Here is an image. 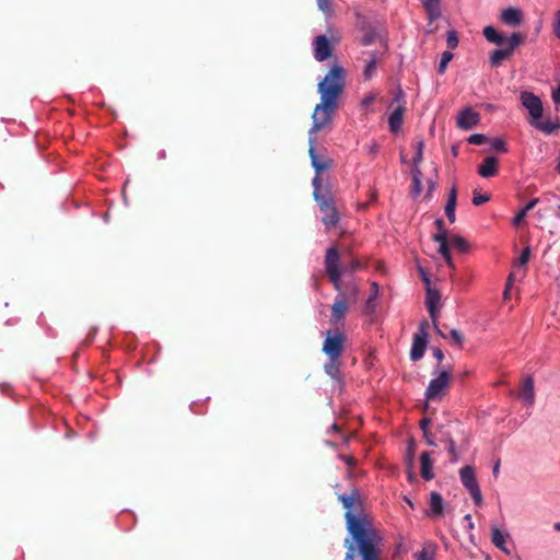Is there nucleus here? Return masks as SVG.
Segmentation results:
<instances>
[{
	"mask_svg": "<svg viewBox=\"0 0 560 560\" xmlns=\"http://www.w3.org/2000/svg\"><path fill=\"white\" fill-rule=\"evenodd\" d=\"M377 38L378 33L376 32L375 27L371 25H364L362 27V37L360 38V44L362 46L372 45Z\"/></svg>",
	"mask_w": 560,
	"mask_h": 560,
	"instance_id": "obj_27",
	"label": "nucleus"
},
{
	"mask_svg": "<svg viewBox=\"0 0 560 560\" xmlns=\"http://www.w3.org/2000/svg\"><path fill=\"white\" fill-rule=\"evenodd\" d=\"M465 520H466V521H468V522H471V516H470V514L465 515Z\"/></svg>",
	"mask_w": 560,
	"mask_h": 560,
	"instance_id": "obj_62",
	"label": "nucleus"
},
{
	"mask_svg": "<svg viewBox=\"0 0 560 560\" xmlns=\"http://www.w3.org/2000/svg\"><path fill=\"white\" fill-rule=\"evenodd\" d=\"M509 534L501 532L499 528L493 527L491 530V541L492 544L502 550L504 553L510 555V550L506 547V538Z\"/></svg>",
	"mask_w": 560,
	"mask_h": 560,
	"instance_id": "obj_23",
	"label": "nucleus"
},
{
	"mask_svg": "<svg viewBox=\"0 0 560 560\" xmlns=\"http://www.w3.org/2000/svg\"><path fill=\"white\" fill-rule=\"evenodd\" d=\"M428 329L429 323L427 320H422L418 327L417 332L413 335L410 350V359L412 361L420 360L424 354L428 343Z\"/></svg>",
	"mask_w": 560,
	"mask_h": 560,
	"instance_id": "obj_9",
	"label": "nucleus"
},
{
	"mask_svg": "<svg viewBox=\"0 0 560 560\" xmlns=\"http://www.w3.org/2000/svg\"><path fill=\"white\" fill-rule=\"evenodd\" d=\"M446 442H447V452L451 455V462L455 463L458 460V454H457V451L455 447V442L451 436H448L446 439Z\"/></svg>",
	"mask_w": 560,
	"mask_h": 560,
	"instance_id": "obj_40",
	"label": "nucleus"
},
{
	"mask_svg": "<svg viewBox=\"0 0 560 560\" xmlns=\"http://www.w3.org/2000/svg\"><path fill=\"white\" fill-rule=\"evenodd\" d=\"M538 201H539L538 198H534L529 202H527L526 206L523 209H521L517 212V214L514 217L513 223L515 225H520L522 223V221L525 219V217L527 215L528 211H530L538 203Z\"/></svg>",
	"mask_w": 560,
	"mask_h": 560,
	"instance_id": "obj_30",
	"label": "nucleus"
},
{
	"mask_svg": "<svg viewBox=\"0 0 560 560\" xmlns=\"http://www.w3.org/2000/svg\"><path fill=\"white\" fill-rule=\"evenodd\" d=\"M433 325H434V327H435L436 332H438L441 337L445 338V335L440 330V328L438 327V324L435 323V324H433Z\"/></svg>",
	"mask_w": 560,
	"mask_h": 560,
	"instance_id": "obj_58",
	"label": "nucleus"
},
{
	"mask_svg": "<svg viewBox=\"0 0 560 560\" xmlns=\"http://www.w3.org/2000/svg\"><path fill=\"white\" fill-rule=\"evenodd\" d=\"M308 154L311 158L312 166L314 167V170L316 172V176L319 177L320 173L329 170L332 166L331 159H329L327 156L319 155L316 152L315 147H314V139L312 137H310Z\"/></svg>",
	"mask_w": 560,
	"mask_h": 560,
	"instance_id": "obj_11",
	"label": "nucleus"
},
{
	"mask_svg": "<svg viewBox=\"0 0 560 560\" xmlns=\"http://www.w3.org/2000/svg\"><path fill=\"white\" fill-rule=\"evenodd\" d=\"M422 4L428 13L430 22L440 18V0H422Z\"/></svg>",
	"mask_w": 560,
	"mask_h": 560,
	"instance_id": "obj_25",
	"label": "nucleus"
},
{
	"mask_svg": "<svg viewBox=\"0 0 560 560\" xmlns=\"http://www.w3.org/2000/svg\"><path fill=\"white\" fill-rule=\"evenodd\" d=\"M487 137L482 133H474L468 138L470 144L480 145L487 142Z\"/></svg>",
	"mask_w": 560,
	"mask_h": 560,
	"instance_id": "obj_41",
	"label": "nucleus"
},
{
	"mask_svg": "<svg viewBox=\"0 0 560 560\" xmlns=\"http://www.w3.org/2000/svg\"><path fill=\"white\" fill-rule=\"evenodd\" d=\"M405 110V105H398L394 108L393 113L388 118V127L390 132L397 133L400 130L404 122Z\"/></svg>",
	"mask_w": 560,
	"mask_h": 560,
	"instance_id": "obj_16",
	"label": "nucleus"
},
{
	"mask_svg": "<svg viewBox=\"0 0 560 560\" xmlns=\"http://www.w3.org/2000/svg\"><path fill=\"white\" fill-rule=\"evenodd\" d=\"M555 530L560 532V522L553 525Z\"/></svg>",
	"mask_w": 560,
	"mask_h": 560,
	"instance_id": "obj_60",
	"label": "nucleus"
},
{
	"mask_svg": "<svg viewBox=\"0 0 560 560\" xmlns=\"http://www.w3.org/2000/svg\"><path fill=\"white\" fill-rule=\"evenodd\" d=\"M456 200H457V190H456V187L453 186L448 192L447 201H446L445 209H444L445 214L451 223L455 222V219H456V214H455Z\"/></svg>",
	"mask_w": 560,
	"mask_h": 560,
	"instance_id": "obj_21",
	"label": "nucleus"
},
{
	"mask_svg": "<svg viewBox=\"0 0 560 560\" xmlns=\"http://www.w3.org/2000/svg\"><path fill=\"white\" fill-rule=\"evenodd\" d=\"M325 268L329 281L332 283L336 291L339 293L335 298L334 304L331 305L330 324L335 327H343V319L349 310L350 303L358 301L359 289L357 284H348V293L341 291V277L342 271L340 268V255L336 247L327 249L325 255Z\"/></svg>",
	"mask_w": 560,
	"mask_h": 560,
	"instance_id": "obj_3",
	"label": "nucleus"
},
{
	"mask_svg": "<svg viewBox=\"0 0 560 560\" xmlns=\"http://www.w3.org/2000/svg\"><path fill=\"white\" fill-rule=\"evenodd\" d=\"M418 560H434L433 552L427 549H422L419 553H417Z\"/></svg>",
	"mask_w": 560,
	"mask_h": 560,
	"instance_id": "obj_45",
	"label": "nucleus"
},
{
	"mask_svg": "<svg viewBox=\"0 0 560 560\" xmlns=\"http://www.w3.org/2000/svg\"><path fill=\"white\" fill-rule=\"evenodd\" d=\"M422 172L420 167H412V196L418 197L422 190Z\"/></svg>",
	"mask_w": 560,
	"mask_h": 560,
	"instance_id": "obj_29",
	"label": "nucleus"
},
{
	"mask_svg": "<svg viewBox=\"0 0 560 560\" xmlns=\"http://www.w3.org/2000/svg\"><path fill=\"white\" fill-rule=\"evenodd\" d=\"M380 287L376 282H372L371 284V293L369 299L365 301L363 312L368 315L373 314L376 308V299L378 295Z\"/></svg>",
	"mask_w": 560,
	"mask_h": 560,
	"instance_id": "obj_24",
	"label": "nucleus"
},
{
	"mask_svg": "<svg viewBox=\"0 0 560 560\" xmlns=\"http://www.w3.org/2000/svg\"><path fill=\"white\" fill-rule=\"evenodd\" d=\"M490 200L489 194H481L477 189L474 190L472 194V205L474 206H481L482 203Z\"/></svg>",
	"mask_w": 560,
	"mask_h": 560,
	"instance_id": "obj_35",
	"label": "nucleus"
},
{
	"mask_svg": "<svg viewBox=\"0 0 560 560\" xmlns=\"http://www.w3.org/2000/svg\"><path fill=\"white\" fill-rule=\"evenodd\" d=\"M522 105L528 110V122L541 119L544 107L540 98L532 92L525 91L521 93Z\"/></svg>",
	"mask_w": 560,
	"mask_h": 560,
	"instance_id": "obj_10",
	"label": "nucleus"
},
{
	"mask_svg": "<svg viewBox=\"0 0 560 560\" xmlns=\"http://www.w3.org/2000/svg\"><path fill=\"white\" fill-rule=\"evenodd\" d=\"M459 477L464 487L469 491L475 504L481 505L482 494L476 480L475 469L469 465L464 466L459 470Z\"/></svg>",
	"mask_w": 560,
	"mask_h": 560,
	"instance_id": "obj_8",
	"label": "nucleus"
},
{
	"mask_svg": "<svg viewBox=\"0 0 560 560\" xmlns=\"http://www.w3.org/2000/svg\"><path fill=\"white\" fill-rule=\"evenodd\" d=\"M431 423V420L429 418H423L421 421H420V428L423 432V435H427V431H429V425Z\"/></svg>",
	"mask_w": 560,
	"mask_h": 560,
	"instance_id": "obj_48",
	"label": "nucleus"
},
{
	"mask_svg": "<svg viewBox=\"0 0 560 560\" xmlns=\"http://www.w3.org/2000/svg\"><path fill=\"white\" fill-rule=\"evenodd\" d=\"M428 185H429V192H428V196H430V195H431V192H432V191L434 190V188H435V183H434L432 179H430V180L428 182Z\"/></svg>",
	"mask_w": 560,
	"mask_h": 560,
	"instance_id": "obj_54",
	"label": "nucleus"
},
{
	"mask_svg": "<svg viewBox=\"0 0 560 560\" xmlns=\"http://www.w3.org/2000/svg\"><path fill=\"white\" fill-rule=\"evenodd\" d=\"M556 171L560 174V150H559V154H558V158H557Z\"/></svg>",
	"mask_w": 560,
	"mask_h": 560,
	"instance_id": "obj_56",
	"label": "nucleus"
},
{
	"mask_svg": "<svg viewBox=\"0 0 560 560\" xmlns=\"http://www.w3.org/2000/svg\"><path fill=\"white\" fill-rule=\"evenodd\" d=\"M419 272L421 275L422 281L425 282L429 285L430 284V279H429L427 272L423 270L422 267H419Z\"/></svg>",
	"mask_w": 560,
	"mask_h": 560,
	"instance_id": "obj_51",
	"label": "nucleus"
},
{
	"mask_svg": "<svg viewBox=\"0 0 560 560\" xmlns=\"http://www.w3.org/2000/svg\"><path fill=\"white\" fill-rule=\"evenodd\" d=\"M363 268V265L362 262L360 261V259L353 257L351 258V260L347 264V266L345 267V269H341V271H348V272H355L360 269Z\"/></svg>",
	"mask_w": 560,
	"mask_h": 560,
	"instance_id": "obj_37",
	"label": "nucleus"
},
{
	"mask_svg": "<svg viewBox=\"0 0 560 560\" xmlns=\"http://www.w3.org/2000/svg\"><path fill=\"white\" fill-rule=\"evenodd\" d=\"M501 21L510 26H518L522 23V12L515 8H508L501 13Z\"/></svg>",
	"mask_w": 560,
	"mask_h": 560,
	"instance_id": "obj_18",
	"label": "nucleus"
},
{
	"mask_svg": "<svg viewBox=\"0 0 560 560\" xmlns=\"http://www.w3.org/2000/svg\"><path fill=\"white\" fill-rule=\"evenodd\" d=\"M499 470H500V462L498 460L494 464L493 469H492L493 475L497 476L499 474Z\"/></svg>",
	"mask_w": 560,
	"mask_h": 560,
	"instance_id": "obj_55",
	"label": "nucleus"
},
{
	"mask_svg": "<svg viewBox=\"0 0 560 560\" xmlns=\"http://www.w3.org/2000/svg\"><path fill=\"white\" fill-rule=\"evenodd\" d=\"M552 100L556 104H560V83L557 89L552 91Z\"/></svg>",
	"mask_w": 560,
	"mask_h": 560,
	"instance_id": "obj_49",
	"label": "nucleus"
},
{
	"mask_svg": "<svg viewBox=\"0 0 560 560\" xmlns=\"http://www.w3.org/2000/svg\"><path fill=\"white\" fill-rule=\"evenodd\" d=\"M529 256H530L529 247L524 248L523 252L521 253V256L518 257V265L525 266L529 260Z\"/></svg>",
	"mask_w": 560,
	"mask_h": 560,
	"instance_id": "obj_44",
	"label": "nucleus"
},
{
	"mask_svg": "<svg viewBox=\"0 0 560 560\" xmlns=\"http://www.w3.org/2000/svg\"><path fill=\"white\" fill-rule=\"evenodd\" d=\"M429 445H436L430 431H427V435H423Z\"/></svg>",
	"mask_w": 560,
	"mask_h": 560,
	"instance_id": "obj_53",
	"label": "nucleus"
},
{
	"mask_svg": "<svg viewBox=\"0 0 560 560\" xmlns=\"http://www.w3.org/2000/svg\"><path fill=\"white\" fill-rule=\"evenodd\" d=\"M480 116L471 108H465L457 117V126L464 130H468L478 125Z\"/></svg>",
	"mask_w": 560,
	"mask_h": 560,
	"instance_id": "obj_13",
	"label": "nucleus"
},
{
	"mask_svg": "<svg viewBox=\"0 0 560 560\" xmlns=\"http://www.w3.org/2000/svg\"><path fill=\"white\" fill-rule=\"evenodd\" d=\"M430 455L431 453L430 452H423L421 455H420V474H421V477L429 481V480H432L434 478V474L432 471V460L430 458Z\"/></svg>",
	"mask_w": 560,
	"mask_h": 560,
	"instance_id": "obj_19",
	"label": "nucleus"
},
{
	"mask_svg": "<svg viewBox=\"0 0 560 560\" xmlns=\"http://www.w3.org/2000/svg\"><path fill=\"white\" fill-rule=\"evenodd\" d=\"M557 217L560 218V205L557 207Z\"/></svg>",
	"mask_w": 560,
	"mask_h": 560,
	"instance_id": "obj_63",
	"label": "nucleus"
},
{
	"mask_svg": "<svg viewBox=\"0 0 560 560\" xmlns=\"http://www.w3.org/2000/svg\"><path fill=\"white\" fill-rule=\"evenodd\" d=\"M312 184L314 188V199L317 202L320 212L323 213L322 221L326 226V230L329 231L330 229L336 228L340 220V215L336 208L331 191L328 188H322L320 177L318 176L313 178Z\"/></svg>",
	"mask_w": 560,
	"mask_h": 560,
	"instance_id": "obj_5",
	"label": "nucleus"
},
{
	"mask_svg": "<svg viewBox=\"0 0 560 560\" xmlns=\"http://www.w3.org/2000/svg\"><path fill=\"white\" fill-rule=\"evenodd\" d=\"M448 243L451 246L458 248L460 252H466L468 249V243L466 240L459 235H453L448 238Z\"/></svg>",
	"mask_w": 560,
	"mask_h": 560,
	"instance_id": "obj_32",
	"label": "nucleus"
},
{
	"mask_svg": "<svg viewBox=\"0 0 560 560\" xmlns=\"http://www.w3.org/2000/svg\"><path fill=\"white\" fill-rule=\"evenodd\" d=\"M443 258H444V260H445L446 265H447L451 269H453V270H454V269H455V265H454V261H453V259H452L451 254H450V255H447V256H445V257H443Z\"/></svg>",
	"mask_w": 560,
	"mask_h": 560,
	"instance_id": "obj_52",
	"label": "nucleus"
},
{
	"mask_svg": "<svg viewBox=\"0 0 560 560\" xmlns=\"http://www.w3.org/2000/svg\"><path fill=\"white\" fill-rule=\"evenodd\" d=\"M553 32L558 38H560V10L556 13Z\"/></svg>",
	"mask_w": 560,
	"mask_h": 560,
	"instance_id": "obj_47",
	"label": "nucleus"
},
{
	"mask_svg": "<svg viewBox=\"0 0 560 560\" xmlns=\"http://www.w3.org/2000/svg\"><path fill=\"white\" fill-rule=\"evenodd\" d=\"M374 98L371 96V97H366L364 101H363V104L364 105H368L370 104Z\"/></svg>",
	"mask_w": 560,
	"mask_h": 560,
	"instance_id": "obj_59",
	"label": "nucleus"
},
{
	"mask_svg": "<svg viewBox=\"0 0 560 560\" xmlns=\"http://www.w3.org/2000/svg\"><path fill=\"white\" fill-rule=\"evenodd\" d=\"M340 366H341L340 359H338V360L328 359V362L324 365V370H325V373L327 375H329L337 383V385L340 388H342L343 378H342V374L340 371Z\"/></svg>",
	"mask_w": 560,
	"mask_h": 560,
	"instance_id": "obj_14",
	"label": "nucleus"
},
{
	"mask_svg": "<svg viewBox=\"0 0 560 560\" xmlns=\"http://www.w3.org/2000/svg\"><path fill=\"white\" fill-rule=\"evenodd\" d=\"M347 337L345 331L340 327H336L335 330H328L323 343V352L328 359L338 360L341 358L345 350Z\"/></svg>",
	"mask_w": 560,
	"mask_h": 560,
	"instance_id": "obj_6",
	"label": "nucleus"
},
{
	"mask_svg": "<svg viewBox=\"0 0 560 560\" xmlns=\"http://www.w3.org/2000/svg\"><path fill=\"white\" fill-rule=\"evenodd\" d=\"M435 226H436V230H438V233L436 234H443L444 237H447V232H446V229L444 226V221L443 219H436L435 222H434Z\"/></svg>",
	"mask_w": 560,
	"mask_h": 560,
	"instance_id": "obj_46",
	"label": "nucleus"
},
{
	"mask_svg": "<svg viewBox=\"0 0 560 560\" xmlns=\"http://www.w3.org/2000/svg\"><path fill=\"white\" fill-rule=\"evenodd\" d=\"M446 44H447V47L450 49H454V48L457 47V45H458V36H457V33L454 30L447 32Z\"/></svg>",
	"mask_w": 560,
	"mask_h": 560,
	"instance_id": "obj_39",
	"label": "nucleus"
},
{
	"mask_svg": "<svg viewBox=\"0 0 560 560\" xmlns=\"http://www.w3.org/2000/svg\"><path fill=\"white\" fill-rule=\"evenodd\" d=\"M444 512V500L438 492H432L430 495V512L429 516H441Z\"/></svg>",
	"mask_w": 560,
	"mask_h": 560,
	"instance_id": "obj_22",
	"label": "nucleus"
},
{
	"mask_svg": "<svg viewBox=\"0 0 560 560\" xmlns=\"http://www.w3.org/2000/svg\"><path fill=\"white\" fill-rule=\"evenodd\" d=\"M398 106V105H405V93L402 91L401 88H398L395 93H394V97L390 102V107H394V106Z\"/></svg>",
	"mask_w": 560,
	"mask_h": 560,
	"instance_id": "obj_38",
	"label": "nucleus"
},
{
	"mask_svg": "<svg viewBox=\"0 0 560 560\" xmlns=\"http://www.w3.org/2000/svg\"><path fill=\"white\" fill-rule=\"evenodd\" d=\"M491 147H492V149H494L495 151H499V152L506 151L504 141L499 138H494L491 140Z\"/></svg>",
	"mask_w": 560,
	"mask_h": 560,
	"instance_id": "obj_43",
	"label": "nucleus"
},
{
	"mask_svg": "<svg viewBox=\"0 0 560 560\" xmlns=\"http://www.w3.org/2000/svg\"><path fill=\"white\" fill-rule=\"evenodd\" d=\"M369 55V58L365 60V67L363 70V75L366 80L371 79L376 70V63L378 60V52H366Z\"/></svg>",
	"mask_w": 560,
	"mask_h": 560,
	"instance_id": "obj_26",
	"label": "nucleus"
},
{
	"mask_svg": "<svg viewBox=\"0 0 560 560\" xmlns=\"http://www.w3.org/2000/svg\"><path fill=\"white\" fill-rule=\"evenodd\" d=\"M331 429H332L334 431H339V430H340V428H339V425H338L337 423H334V424L331 425Z\"/></svg>",
	"mask_w": 560,
	"mask_h": 560,
	"instance_id": "obj_61",
	"label": "nucleus"
},
{
	"mask_svg": "<svg viewBox=\"0 0 560 560\" xmlns=\"http://www.w3.org/2000/svg\"><path fill=\"white\" fill-rule=\"evenodd\" d=\"M499 161L495 156H487L478 167V174L485 178L498 174Z\"/></svg>",
	"mask_w": 560,
	"mask_h": 560,
	"instance_id": "obj_15",
	"label": "nucleus"
},
{
	"mask_svg": "<svg viewBox=\"0 0 560 560\" xmlns=\"http://www.w3.org/2000/svg\"><path fill=\"white\" fill-rule=\"evenodd\" d=\"M482 34L488 42L502 46V48L493 50L490 55V63L492 67H499L526 38L522 33H512L506 37L500 34L493 26H486Z\"/></svg>",
	"mask_w": 560,
	"mask_h": 560,
	"instance_id": "obj_4",
	"label": "nucleus"
},
{
	"mask_svg": "<svg viewBox=\"0 0 560 560\" xmlns=\"http://www.w3.org/2000/svg\"><path fill=\"white\" fill-rule=\"evenodd\" d=\"M407 502H408V505H410L411 508H413V504L410 500L407 499Z\"/></svg>",
	"mask_w": 560,
	"mask_h": 560,
	"instance_id": "obj_64",
	"label": "nucleus"
},
{
	"mask_svg": "<svg viewBox=\"0 0 560 560\" xmlns=\"http://www.w3.org/2000/svg\"><path fill=\"white\" fill-rule=\"evenodd\" d=\"M318 9L327 16L331 18L334 14L331 0H316Z\"/></svg>",
	"mask_w": 560,
	"mask_h": 560,
	"instance_id": "obj_33",
	"label": "nucleus"
},
{
	"mask_svg": "<svg viewBox=\"0 0 560 560\" xmlns=\"http://www.w3.org/2000/svg\"><path fill=\"white\" fill-rule=\"evenodd\" d=\"M452 373L451 370H442L438 373L436 377L432 378L425 389L427 400H441L451 385Z\"/></svg>",
	"mask_w": 560,
	"mask_h": 560,
	"instance_id": "obj_7",
	"label": "nucleus"
},
{
	"mask_svg": "<svg viewBox=\"0 0 560 560\" xmlns=\"http://www.w3.org/2000/svg\"><path fill=\"white\" fill-rule=\"evenodd\" d=\"M530 126L535 127L536 129L540 130L541 132L546 135H551L552 132L560 129L559 122H552L550 120L541 121L540 119L533 120Z\"/></svg>",
	"mask_w": 560,
	"mask_h": 560,
	"instance_id": "obj_28",
	"label": "nucleus"
},
{
	"mask_svg": "<svg viewBox=\"0 0 560 560\" xmlns=\"http://www.w3.org/2000/svg\"><path fill=\"white\" fill-rule=\"evenodd\" d=\"M440 301V293L435 290L428 289L427 290V298H425V304L428 307V312L430 317L432 318L433 324H435L436 319V304Z\"/></svg>",
	"mask_w": 560,
	"mask_h": 560,
	"instance_id": "obj_20",
	"label": "nucleus"
},
{
	"mask_svg": "<svg viewBox=\"0 0 560 560\" xmlns=\"http://www.w3.org/2000/svg\"><path fill=\"white\" fill-rule=\"evenodd\" d=\"M433 357L439 361L441 362L444 358V354L442 352V350L440 348H434L433 349Z\"/></svg>",
	"mask_w": 560,
	"mask_h": 560,
	"instance_id": "obj_50",
	"label": "nucleus"
},
{
	"mask_svg": "<svg viewBox=\"0 0 560 560\" xmlns=\"http://www.w3.org/2000/svg\"><path fill=\"white\" fill-rule=\"evenodd\" d=\"M345 86V70L341 66L335 65L325 75L323 81L318 83V92L320 94V103L315 106L312 115L313 125L310 129L312 133L329 127L332 121V115L338 107V98Z\"/></svg>",
	"mask_w": 560,
	"mask_h": 560,
	"instance_id": "obj_2",
	"label": "nucleus"
},
{
	"mask_svg": "<svg viewBox=\"0 0 560 560\" xmlns=\"http://www.w3.org/2000/svg\"><path fill=\"white\" fill-rule=\"evenodd\" d=\"M331 45L326 35H318L314 38V57L317 61H325L331 57Z\"/></svg>",
	"mask_w": 560,
	"mask_h": 560,
	"instance_id": "obj_12",
	"label": "nucleus"
},
{
	"mask_svg": "<svg viewBox=\"0 0 560 560\" xmlns=\"http://www.w3.org/2000/svg\"><path fill=\"white\" fill-rule=\"evenodd\" d=\"M377 149H378V148H377V144H375V143H374V144L371 147L370 152H371L372 154H375V153L377 152Z\"/></svg>",
	"mask_w": 560,
	"mask_h": 560,
	"instance_id": "obj_57",
	"label": "nucleus"
},
{
	"mask_svg": "<svg viewBox=\"0 0 560 560\" xmlns=\"http://www.w3.org/2000/svg\"><path fill=\"white\" fill-rule=\"evenodd\" d=\"M338 500L346 509L345 560H382L383 537L364 513L360 491L353 489L350 494H339Z\"/></svg>",
	"mask_w": 560,
	"mask_h": 560,
	"instance_id": "obj_1",
	"label": "nucleus"
},
{
	"mask_svg": "<svg viewBox=\"0 0 560 560\" xmlns=\"http://www.w3.org/2000/svg\"><path fill=\"white\" fill-rule=\"evenodd\" d=\"M450 337L454 341L455 345H457L458 347H462L463 341H464V336L459 330L452 329L450 331Z\"/></svg>",
	"mask_w": 560,
	"mask_h": 560,
	"instance_id": "obj_42",
	"label": "nucleus"
},
{
	"mask_svg": "<svg viewBox=\"0 0 560 560\" xmlns=\"http://www.w3.org/2000/svg\"><path fill=\"white\" fill-rule=\"evenodd\" d=\"M423 148H424V141L419 140L416 143V154L413 156V166L412 167H419V164L421 163L423 159Z\"/></svg>",
	"mask_w": 560,
	"mask_h": 560,
	"instance_id": "obj_34",
	"label": "nucleus"
},
{
	"mask_svg": "<svg viewBox=\"0 0 560 560\" xmlns=\"http://www.w3.org/2000/svg\"><path fill=\"white\" fill-rule=\"evenodd\" d=\"M520 396L523 400L532 406L535 401L534 380L532 376H527L521 387Z\"/></svg>",
	"mask_w": 560,
	"mask_h": 560,
	"instance_id": "obj_17",
	"label": "nucleus"
},
{
	"mask_svg": "<svg viewBox=\"0 0 560 560\" xmlns=\"http://www.w3.org/2000/svg\"><path fill=\"white\" fill-rule=\"evenodd\" d=\"M432 240L436 243H439V249L438 252L442 255V257H445L450 255V243L448 238L444 237L443 234H434L432 236Z\"/></svg>",
	"mask_w": 560,
	"mask_h": 560,
	"instance_id": "obj_31",
	"label": "nucleus"
},
{
	"mask_svg": "<svg viewBox=\"0 0 560 560\" xmlns=\"http://www.w3.org/2000/svg\"><path fill=\"white\" fill-rule=\"evenodd\" d=\"M452 59H453V54L451 51H444L442 54V57H441V60H440V63H439L438 72L439 73H444L448 62Z\"/></svg>",
	"mask_w": 560,
	"mask_h": 560,
	"instance_id": "obj_36",
	"label": "nucleus"
}]
</instances>
